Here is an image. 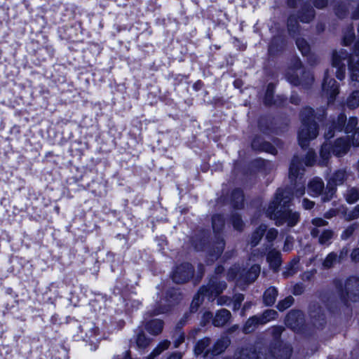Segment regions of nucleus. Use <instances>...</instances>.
I'll use <instances>...</instances> for the list:
<instances>
[{
  "instance_id": "11",
  "label": "nucleus",
  "mask_w": 359,
  "mask_h": 359,
  "mask_svg": "<svg viewBox=\"0 0 359 359\" xmlns=\"http://www.w3.org/2000/svg\"><path fill=\"white\" fill-rule=\"evenodd\" d=\"M267 261L273 269H276L280 264V253L275 250L269 252L267 255Z\"/></svg>"
},
{
  "instance_id": "12",
  "label": "nucleus",
  "mask_w": 359,
  "mask_h": 359,
  "mask_svg": "<svg viewBox=\"0 0 359 359\" xmlns=\"http://www.w3.org/2000/svg\"><path fill=\"white\" fill-rule=\"evenodd\" d=\"M277 297V290L275 287H269L264 294V301L266 305L273 304Z\"/></svg>"
},
{
  "instance_id": "23",
  "label": "nucleus",
  "mask_w": 359,
  "mask_h": 359,
  "mask_svg": "<svg viewBox=\"0 0 359 359\" xmlns=\"http://www.w3.org/2000/svg\"><path fill=\"white\" fill-rule=\"evenodd\" d=\"M301 72L302 71L300 69H297L296 71H294L293 69L290 70L287 74V79L288 81L294 85H297L300 83V81L299 80V79L296 76H294L293 74L297 75V74Z\"/></svg>"
},
{
  "instance_id": "49",
  "label": "nucleus",
  "mask_w": 359,
  "mask_h": 359,
  "mask_svg": "<svg viewBox=\"0 0 359 359\" xmlns=\"http://www.w3.org/2000/svg\"><path fill=\"white\" fill-rule=\"evenodd\" d=\"M304 190H300V191H297L296 194L298 196H301L304 194Z\"/></svg>"
},
{
  "instance_id": "44",
  "label": "nucleus",
  "mask_w": 359,
  "mask_h": 359,
  "mask_svg": "<svg viewBox=\"0 0 359 359\" xmlns=\"http://www.w3.org/2000/svg\"><path fill=\"white\" fill-rule=\"evenodd\" d=\"M243 300V297L241 296H238L237 298H236V301L238 302L237 303L235 304L234 305V309H238L240 306V304L241 302Z\"/></svg>"
},
{
  "instance_id": "43",
  "label": "nucleus",
  "mask_w": 359,
  "mask_h": 359,
  "mask_svg": "<svg viewBox=\"0 0 359 359\" xmlns=\"http://www.w3.org/2000/svg\"><path fill=\"white\" fill-rule=\"evenodd\" d=\"M351 257L353 260H359V248L355 249L351 253Z\"/></svg>"
},
{
  "instance_id": "21",
  "label": "nucleus",
  "mask_w": 359,
  "mask_h": 359,
  "mask_svg": "<svg viewBox=\"0 0 359 359\" xmlns=\"http://www.w3.org/2000/svg\"><path fill=\"white\" fill-rule=\"evenodd\" d=\"M265 226H260L258 230H257L252 235L251 243L253 245L257 244L259 241L261 239L264 231H265Z\"/></svg>"
},
{
  "instance_id": "53",
  "label": "nucleus",
  "mask_w": 359,
  "mask_h": 359,
  "mask_svg": "<svg viewBox=\"0 0 359 359\" xmlns=\"http://www.w3.org/2000/svg\"><path fill=\"white\" fill-rule=\"evenodd\" d=\"M344 43H345V44H346V45H347L349 42H348V41H346V39H344Z\"/></svg>"
},
{
  "instance_id": "29",
  "label": "nucleus",
  "mask_w": 359,
  "mask_h": 359,
  "mask_svg": "<svg viewBox=\"0 0 359 359\" xmlns=\"http://www.w3.org/2000/svg\"><path fill=\"white\" fill-rule=\"evenodd\" d=\"M336 259V256L333 253L329 254L327 257L325 258L323 265L326 268H330L332 266L334 262Z\"/></svg>"
},
{
  "instance_id": "20",
  "label": "nucleus",
  "mask_w": 359,
  "mask_h": 359,
  "mask_svg": "<svg viewBox=\"0 0 359 359\" xmlns=\"http://www.w3.org/2000/svg\"><path fill=\"white\" fill-rule=\"evenodd\" d=\"M346 201L350 203H355L359 198V194L358 191L355 189H350L348 190V192L346 195Z\"/></svg>"
},
{
  "instance_id": "14",
  "label": "nucleus",
  "mask_w": 359,
  "mask_h": 359,
  "mask_svg": "<svg viewBox=\"0 0 359 359\" xmlns=\"http://www.w3.org/2000/svg\"><path fill=\"white\" fill-rule=\"evenodd\" d=\"M347 105L350 108H356L359 106V91H354L348 98Z\"/></svg>"
},
{
  "instance_id": "28",
  "label": "nucleus",
  "mask_w": 359,
  "mask_h": 359,
  "mask_svg": "<svg viewBox=\"0 0 359 359\" xmlns=\"http://www.w3.org/2000/svg\"><path fill=\"white\" fill-rule=\"evenodd\" d=\"M357 119L354 117L350 118L348 120V122L345 128V132L346 133H349L352 132L353 129L355 128V127L357 125Z\"/></svg>"
},
{
  "instance_id": "30",
  "label": "nucleus",
  "mask_w": 359,
  "mask_h": 359,
  "mask_svg": "<svg viewBox=\"0 0 359 359\" xmlns=\"http://www.w3.org/2000/svg\"><path fill=\"white\" fill-rule=\"evenodd\" d=\"M297 44L299 49L303 54H306L309 52V46L306 42L304 40H298Z\"/></svg>"
},
{
  "instance_id": "50",
  "label": "nucleus",
  "mask_w": 359,
  "mask_h": 359,
  "mask_svg": "<svg viewBox=\"0 0 359 359\" xmlns=\"http://www.w3.org/2000/svg\"><path fill=\"white\" fill-rule=\"evenodd\" d=\"M311 234H312L313 236H317V234H318V232H317V231H316V229H313V230H312V231H311Z\"/></svg>"
},
{
  "instance_id": "42",
  "label": "nucleus",
  "mask_w": 359,
  "mask_h": 359,
  "mask_svg": "<svg viewBox=\"0 0 359 359\" xmlns=\"http://www.w3.org/2000/svg\"><path fill=\"white\" fill-rule=\"evenodd\" d=\"M314 203L313 201H310L307 199H304L303 201V207L305 209H311L313 207Z\"/></svg>"
},
{
  "instance_id": "6",
  "label": "nucleus",
  "mask_w": 359,
  "mask_h": 359,
  "mask_svg": "<svg viewBox=\"0 0 359 359\" xmlns=\"http://www.w3.org/2000/svg\"><path fill=\"white\" fill-rule=\"evenodd\" d=\"M230 316L231 313L228 310L222 309L217 313L213 323L217 327L222 326L229 321Z\"/></svg>"
},
{
  "instance_id": "31",
  "label": "nucleus",
  "mask_w": 359,
  "mask_h": 359,
  "mask_svg": "<svg viewBox=\"0 0 359 359\" xmlns=\"http://www.w3.org/2000/svg\"><path fill=\"white\" fill-rule=\"evenodd\" d=\"M359 217V205H357L355 209L348 215H346L348 219H353Z\"/></svg>"
},
{
  "instance_id": "15",
  "label": "nucleus",
  "mask_w": 359,
  "mask_h": 359,
  "mask_svg": "<svg viewBox=\"0 0 359 359\" xmlns=\"http://www.w3.org/2000/svg\"><path fill=\"white\" fill-rule=\"evenodd\" d=\"M229 340L226 338L219 340L215 345L213 353L214 354H219L227 347Z\"/></svg>"
},
{
  "instance_id": "39",
  "label": "nucleus",
  "mask_w": 359,
  "mask_h": 359,
  "mask_svg": "<svg viewBox=\"0 0 359 359\" xmlns=\"http://www.w3.org/2000/svg\"><path fill=\"white\" fill-rule=\"evenodd\" d=\"M353 231H354V228L353 226H350V227L347 228L344 231V232L342 233L341 237L343 238H344V239L347 238L348 237H349L352 234Z\"/></svg>"
},
{
  "instance_id": "35",
  "label": "nucleus",
  "mask_w": 359,
  "mask_h": 359,
  "mask_svg": "<svg viewBox=\"0 0 359 359\" xmlns=\"http://www.w3.org/2000/svg\"><path fill=\"white\" fill-rule=\"evenodd\" d=\"M277 236V231L274 229H270L266 233V238L269 241L273 240Z\"/></svg>"
},
{
  "instance_id": "16",
  "label": "nucleus",
  "mask_w": 359,
  "mask_h": 359,
  "mask_svg": "<svg viewBox=\"0 0 359 359\" xmlns=\"http://www.w3.org/2000/svg\"><path fill=\"white\" fill-rule=\"evenodd\" d=\"M320 155L321 163H325L330 156V145L328 143L326 142L323 144L320 149Z\"/></svg>"
},
{
  "instance_id": "41",
  "label": "nucleus",
  "mask_w": 359,
  "mask_h": 359,
  "mask_svg": "<svg viewBox=\"0 0 359 359\" xmlns=\"http://www.w3.org/2000/svg\"><path fill=\"white\" fill-rule=\"evenodd\" d=\"M292 243H293L292 239H291L290 238H287L285 240V242L284 250H285V251L290 250L291 249Z\"/></svg>"
},
{
  "instance_id": "47",
  "label": "nucleus",
  "mask_w": 359,
  "mask_h": 359,
  "mask_svg": "<svg viewBox=\"0 0 359 359\" xmlns=\"http://www.w3.org/2000/svg\"><path fill=\"white\" fill-rule=\"evenodd\" d=\"M333 137V134L331 133V129H329V131L325 133V137L327 139H330Z\"/></svg>"
},
{
  "instance_id": "32",
  "label": "nucleus",
  "mask_w": 359,
  "mask_h": 359,
  "mask_svg": "<svg viewBox=\"0 0 359 359\" xmlns=\"http://www.w3.org/2000/svg\"><path fill=\"white\" fill-rule=\"evenodd\" d=\"M352 143L353 146L359 147V128L355 129L353 134Z\"/></svg>"
},
{
  "instance_id": "46",
  "label": "nucleus",
  "mask_w": 359,
  "mask_h": 359,
  "mask_svg": "<svg viewBox=\"0 0 359 359\" xmlns=\"http://www.w3.org/2000/svg\"><path fill=\"white\" fill-rule=\"evenodd\" d=\"M182 355L180 353H173L168 359H181Z\"/></svg>"
},
{
  "instance_id": "5",
  "label": "nucleus",
  "mask_w": 359,
  "mask_h": 359,
  "mask_svg": "<svg viewBox=\"0 0 359 359\" xmlns=\"http://www.w3.org/2000/svg\"><path fill=\"white\" fill-rule=\"evenodd\" d=\"M323 89L327 95H330L333 98L338 93V86L336 81L332 79H329L327 75L325 77L323 85Z\"/></svg>"
},
{
  "instance_id": "4",
  "label": "nucleus",
  "mask_w": 359,
  "mask_h": 359,
  "mask_svg": "<svg viewBox=\"0 0 359 359\" xmlns=\"http://www.w3.org/2000/svg\"><path fill=\"white\" fill-rule=\"evenodd\" d=\"M193 274L191 267L189 264L180 266L176 269L172 274V280L177 283L187 281Z\"/></svg>"
},
{
  "instance_id": "22",
  "label": "nucleus",
  "mask_w": 359,
  "mask_h": 359,
  "mask_svg": "<svg viewBox=\"0 0 359 359\" xmlns=\"http://www.w3.org/2000/svg\"><path fill=\"white\" fill-rule=\"evenodd\" d=\"M300 163L297 161V159H294L291 163L290 168V177H294L298 175L299 172V165Z\"/></svg>"
},
{
  "instance_id": "19",
  "label": "nucleus",
  "mask_w": 359,
  "mask_h": 359,
  "mask_svg": "<svg viewBox=\"0 0 359 359\" xmlns=\"http://www.w3.org/2000/svg\"><path fill=\"white\" fill-rule=\"evenodd\" d=\"M277 316L276 311L273 310H267L264 313L263 316L259 318L260 323L264 324L270 321L271 320L275 319Z\"/></svg>"
},
{
  "instance_id": "34",
  "label": "nucleus",
  "mask_w": 359,
  "mask_h": 359,
  "mask_svg": "<svg viewBox=\"0 0 359 359\" xmlns=\"http://www.w3.org/2000/svg\"><path fill=\"white\" fill-rule=\"evenodd\" d=\"M273 86L271 85H269L268 86V89H267V91H266V98H265V102L266 104H271V100H270V97L272 96V94H273Z\"/></svg>"
},
{
  "instance_id": "40",
  "label": "nucleus",
  "mask_w": 359,
  "mask_h": 359,
  "mask_svg": "<svg viewBox=\"0 0 359 359\" xmlns=\"http://www.w3.org/2000/svg\"><path fill=\"white\" fill-rule=\"evenodd\" d=\"M233 225L236 229H241L243 226V222L239 217H236L233 219Z\"/></svg>"
},
{
  "instance_id": "10",
  "label": "nucleus",
  "mask_w": 359,
  "mask_h": 359,
  "mask_svg": "<svg viewBox=\"0 0 359 359\" xmlns=\"http://www.w3.org/2000/svg\"><path fill=\"white\" fill-rule=\"evenodd\" d=\"M147 331L153 334H158L163 330V323L159 320H153L147 325Z\"/></svg>"
},
{
  "instance_id": "1",
  "label": "nucleus",
  "mask_w": 359,
  "mask_h": 359,
  "mask_svg": "<svg viewBox=\"0 0 359 359\" xmlns=\"http://www.w3.org/2000/svg\"><path fill=\"white\" fill-rule=\"evenodd\" d=\"M287 194L286 191H278L274 201L269 205L267 212L271 218L273 215L277 224H287L289 226H293L298 222V214L296 212H292L289 209L282 210V208L290 200Z\"/></svg>"
},
{
  "instance_id": "7",
  "label": "nucleus",
  "mask_w": 359,
  "mask_h": 359,
  "mask_svg": "<svg viewBox=\"0 0 359 359\" xmlns=\"http://www.w3.org/2000/svg\"><path fill=\"white\" fill-rule=\"evenodd\" d=\"M324 184L319 178L312 180L309 185V190L313 196L319 195L323 191Z\"/></svg>"
},
{
  "instance_id": "25",
  "label": "nucleus",
  "mask_w": 359,
  "mask_h": 359,
  "mask_svg": "<svg viewBox=\"0 0 359 359\" xmlns=\"http://www.w3.org/2000/svg\"><path fill=\"white\" fill-rule=\"evenodd\" d=\"M149 342L150 339L146 337V336L144 334H140L137 336V344L138 346L144 348L149 344Z\"/></svg>"
},
{
  "instance_id": "36",
  "label": "nucleus",
  "mask_w": 359,
  "mask_h": 359,
  "mask_svg": "<svg viewBox=\"0 0 359 359\" xmlns=\"http://www.w3.org/2000/svg\"><path fill=\"white\" fill-rule=\"evenodd\" d=\"M346 121V117L344 115H340L338 117L337 123L335 128H338L339 130L341 129V126L344 124Z\"/></svg>"
},
{
  "instance_id": "3",
  "label": "nucleus",
  "mask_w": 359,
  "mask_h": 359,
  "mask_svg": "<svg viewBox=\"0 0 359 359\" xmlns=\"http://www.w3.org/2000/svg\"><path fill=\"white\" fill-rule=\"evenodd\" d=\"M346 174L344 171L339 170L334 174L329 180L325 191L323 196L324 201L331 199L334 194V187L343 183Z\"/></svg>"
},
{
  "instance_id": "33",
  "label": "nucleus",
  "mask_w": 359,
  "mask_h": 359,
  "mask_svg": "<svg viewBox=\"0 0 359 359\" xmlns=\"http://www.w3.org/2000/svg\"><path fill=\"white\" fill-rule=\"evenodd\" d=\"M314 162V154L313 152H309L307 156L305 158L304 163L306 165H312Z\"/></svg>"
},
{
  "instance_id": "48",
  "label": "nucleus",
  "mask_w": 359,
  "mask_h": 359,
  "mask_svg": "<svg viewBox=\"0 0 359 359\" xmlns=\"http://www.w3.org/2000/svg\"><path fill=\"white\" fill-rule=\"evenodd\" d=\"M182 341H183V337H181V338H180V340H179V341H176V342L175 343V347H177V346H179V344H180Z\"/></svg>"
},
{
  "instance_id": "9",
  "label": "nucleus",
  "mask_w": 359,
  "mask_h": 359,
  "mask_svg": "<svg viewBox=\"0 0 359 359\" xmlns=\"http://www.w3.org/2000/svg\"><path fill=\"white\" fill-rule=\"evenodd\" d=\"M348 146L347 142L339 138L336 141L332 151L337 156H341L347 151Z\"/></svg>"
},
{
  "instance_id": "24",
  "label": "nucleus",
  "mask_w": 359,
  "mask_h": 359,
  "mask_svg": "<svg viewBox=\"0 0 359 359\" xmlns=\"http://www.w3.org/2000/svg\"><path fill=\"white\" fill-rule=\"evenodd\" d=\"M293 298L292 297H287L283 300L280 302L278 304V309L280 311H283L289 308L293 303Z\"/></svg>"
},
{
  "instance_id": "52",
  "label": "nucleus",
  "mask_w": 359,
  "mask_h": 359,
  "mask_svg": "<svg viewBox=\"0 0 359 359\" xmlns=\"http://www.w3.org/2000/svg\"><path fill=\"white\" fill-rule=\"evenodd\" d=\"M224 287H225V285H222V288L221 290H219L217 291V293L221 292L222 291V289H223V288H224Z\"/></svg>"
},
{
  "instance_id": "37",
  "label": "nucleus",
  "mask_w": 359,
  "mask_h": 359,
  "mask_svg": "<svg viewBox=\"0 0 359 359\" xmlns=\"http://www.w3.org/2000/svg\"><path fill=\"white\" fill-rule=\"evenodd\" d=\"M312 223L313 225H315L316 226H325L327 224V222L325 220H323V219H320V218L313 219L312 221Z\"/></svg>"
},
{
  "instance_id": "13",
  "label": "nucleus",
  "mask_w": 359,
  "mask_h": 359,
  "mask_svg": "<svg viewBox=\"0 0 359 359\" xmlns=\"http://www.w3.org/2000/svg\"><path fill=\"white\" fill-rule=\"evenodd\" d=\"M170 345V341L168 340L161 342L157 347L149 355L147 359H154L156 356L158 355L162 351L167 349Z\"/></svg>"
},
{
  "instance_id": "2",
  "label": "nucleus",
  "mask_w": 359,
  "mask_h": 359,
  "mask_svg": "<svg viewBox=\"0 0 359 359\" xmlns=\"http://www.w3.org/2000/svg\"><path fill=\"white\" fill-rule=\"evenodd\" d=\"M303 118V125L300 131L299 132V142L301 147H304L307 144L309 140L316 137L318 135L317 127L316 123L306 122V118L308 120L310 117L313 116V110L310 108L306 109L302 113Z\"/></svg>"
},
{
  "instance_id": "18",
  "label": "nucleus",
  "mask_w": 359,
  "mask_h": 359,
  "mask_svg": "<svg viewBox=\"0 0 359 359\" xmlns=\"http://www.w3.org/2000/svg\"><path fill=\"white\" fill-rule=\"evenodd\" d=\"M209 344H210V340L208 338H205V339L200 340L197 343V344L195 347L194 351H195L196 355L201 354L205 351L206 347L209 345Z\"/></svg>"
},
{
  "instance_id": "8",
  "label": "nucleus",
  "mask_w": 359,
  "mask_h": 359,
  "mask_svg": "<svg viewBox=\"0 0 359 359\" xmlns=\"http://www.w3.org/2000/svg\"><path fill=\"white\" fill-rule=\"evenodd\" d=\"M341 56L338 54H334L332 59V66L337 68V77L342 79L344 77V65H341Z\"/></svg>"
},
{
  "instance_id": "38",
  "label": "nucleus",
  "mask_w": 359,
  "mask_h": 359,
  "mask_svg": "<svg viewBox=\"0 0 359 359\" xmlns=\"http://www.w3.org/2000/svg\"><path fill=\"white\" fill-rule=\"evenodd\" d=\"M217 223L220 225L223 224V220L222 218L220 216H215L212 219V226L213 228L215 229L217 226Z\"/></svg>"
},
{
  "instance_id": "51",
  "label": "nucleus",
  "mask_w": 359,
  "mask_h": 359,
  "mask_svg": "<svg viewBox=\"0 0 359 359\" xmlns=\"http://www.w3.org/2000/svg\"><path fill=\"white\" fill-rule=\"evenodd\" d=\"M124 359H132L128 353H125Z\"/></svg>"
},
{
  "instance_id": "45",
  "label": "nucleus",
  "mask_w": 359,
  "mask_h": 359,
  "mask_svg": "<svg viewBox=\"0 0 359 359\" xmlns=\"http://www.w3.org/2000/svg\"><path fill=\"white\" fill-rule=\"evenodd\" d=\"M97 332V329L93 328L90 331V334H86V337L90 339L93 336H95Z\"/></svg>"
},
{
  "instance_id": "27",
  "label": "nucleus",
  "mask_w": 359,
  "mask_h": 359,
  "mask_svg": "<svg viewBox=\"0 0 359 359\" xmlns=\"http://www.w3.org/2000/svg\"><path fill=\"white\" fill-rule=\"evenodd\" d=\"M332 235L333 233L331 231L326 230L323 231L321 236H320L319 242L321 244L326 243L332 237Z\"/></svg>"
},
{
  "instance_id": "26",
  "label": "nucleus",
  "mask_w": 359,
  "mask_h": 359,
  "mask_svg": "<svg viewBox=\"0 0 359 359\" xmlns=\"http://www.w3.org/2000/svg\"><path fill=\"white\" fill-rule=\"evenodd\" d=\"M260 272V268L257 265L252 266L250 271L249 272L248 280L252 282L254 281L258 276Z\"/></svg>"
},
{
  "instance_id": "17",
  "label": "nucleus",
  "mask_w": 359,
  "mask_h": 359,
  "mask_svg": "<svg viewBox=\"0 0 359 359\" xmlns=\"http://www.w3.org/2000/svg\"><path fill=\"white\" fill-rule=\"evenodd\" d=\"M260 323V318L256 316L252 317L248 319L244 327V331L248 333L253 330L255 325Z\"/></svg>"
}]
</instances>
